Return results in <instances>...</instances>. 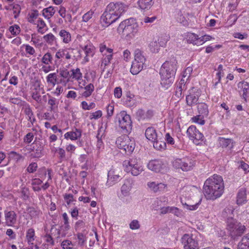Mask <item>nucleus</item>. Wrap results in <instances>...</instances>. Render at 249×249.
<instances>
[{"mask_svg": "<svg viewBox=\"0 0 249 249\" xmlns=\"http://www.w3.org/2000/svg\"><path fill=\"white\" fill-rule=\"evenodd\" d=\"M224 185L221 176L213 175L205 181L203 193L207 199L214 200L222 196Z\"/></svg>", "mask_w": 249, "mask_h": 249, "instance_id": "obj_1", "label": "nucleus"}, {"mask_svg": "<svg viewBox=\"0 0 249 249\" xmlns=\"http://www.w3.org/2000/svg\"><path fill=\"white\" fill-rule=\"evenodd\" d=\"M128 9V6L123 3L110 2L101 17V23L107 27L115 22Z\"/></svg>", "mask_w": 249, "mask_h": 249, "instance_id": "obj_2", "label": "nucleus"}, {"mask_svg": "<svg viewBox=\"0 0 249 249\" xmlns=\"http://www.w3.org/2000/svg\"><path fill=\"white\" fill-rule=\"evenodd\" d=\"M177 61L174 58L166 61L161 66L160 74L161 86L168 89L173 83L177 70Z\"/></svg>", "mask_w": 249, "mask_h": 249, "instance_id": "obj_3", "label": "nucleus"}, {"mask_svg": "<svg viewBox=\"0 0 249 249\" xmlns=\"http://www.w3.org/2000/svg\"><path fill=\"white\" fill-rule=\"evenodd\" d=\"M227 229L230 236L232 239H235L241 236L246 231V227L237 222L233 218H228L227 221Z\"/></svg>", "mask_w": 249, "mask_h": 249, "instance_id": "obj_4", "label": "nucleus"}, {"mask_svg": "<svg viewBox=\"0 0 249 249\" xmlns=\"http://www.w3.org/2000/svg\"><path fill=\"white\" fill-rule=\"evenodd\" d=\"M115 123L118 125L124 133H129L132 129V121L130 116L124 111L116 115Z\"/></svg>", "mask_w": 249, "mask_h": 249, "instance_id": "obj_5", "label": "nucleus"}, {"mask_svg": "<svg viewBox=\"0 0 249 249\" xmlns=\"http://www.w3.org/2000/svg\"><path fill=\"white\" fill-rule=\"evenodd\" d=\"M123 165L124 171L130 173L133 176H138L143 171L140 160L137 158H133L124 161Z\"/></svg>", "mask_w": 249, "mask_h": 249, "instance_id": "obj_6", "label": "nucleus"}, {"mask_svg": "<svg viewBox=\"0 0 249 249\" xmlns=\"http://www.w3.org/2000/svg\"><path fill=\"white\" fill-rule=\"evenodd\" d=\"M116 144L118 148L123 150L125 154H130L135 146L134 140L130 139L127 136H122L118 138Z\"/></svg>", "mask_w": 249, "mask_h": 249, "instance_id": "obj_7", "label": "nucleus"}, {"mask_svg": "<svg viewBox=\"0 0 249 249\" xmlns=\"http://www.w3.org/2000/svg\"><path fill=\"white\" fill-rule=\"evenodd\" d=\"M196 164L192 159H177L173 161V166L176 169H181L183 171L192 170Z\"/></svg>", "mask_w": 249, "mask_h": 249, "instance_id": "obj_8", "label": "nucleus"}, {"mask_svg": "<svg viewBox=\"0 0 249 249\" xmlns=\"http://www.w3.org/2000/svg\"><path fill=\"white\" fill-rule=\"evenodd\" d=\"M183 249H199L197 240L192 234L185 233L180 239Z\"/></svg>", "mask_w": 249, "mask_h": 249, "instance_id": "obj_9", "label": "nucleus"}, {"mask_svg": "<svg viewBox=\"0 0 249 249\" xmlns=\"http://www.w3.org/2000/svg\"><path fill=\"white\" fill-rule=\"evenodd\" d=\"M133 19H126L122 22L119 25V28L123 30L124 34L128 35L135 36L138 31V25L136 22L130 23Z\"/></svg>", "mask_w": 249, "mask_h": 249, "instance_id": "obj_10", "label": "nucleus"}, {"mask_svg": "<svg viewBox=\"0 0 249 249\" xmlns=\"http://www.w3.org/2000/svg\"><path fill=\"white\" fill-rule=\"evenodd\" d=\"M187 134L189 139L193 141L194 142L198 145L199 144V141H203V135L198 131L194 125H191L188 127L187 130Z\"/></svg>", "mask_w": 249, "mask_h": 249, "instance_id": "obj_11", "label": "nucleus"}, {"mask_svg": "<svg viewBox=\"0 0 249 249\" xmlns=\"http://www.w3.org/2000/svg\"><path fill=\"white\" fill-rule=\"evenodd\" d=\"M189 94L186 97L187 105L190 107L194 104H196L198 98L200 96L199 89L196 87H192L188 90Z\"/></svg>", "mask_w": 249, "mask_h": 249, "instance_id": "obj_12", "label": "nucleus"}, {"mask_svg": "<svg viewBox=\"0 0 249 249\" xmlns=\"http://www.w3.org/2000/svg\"><path fill=\"white\" fill-rule=\"evenodd\" d=\"M81 50L78 52L80 57H83L84 63L89 61V58L92 57L95 53V48L91 45H87L83 47L81 46Z\"/></svg>", "mask_w": 249, "mask_h": 249, "instance_id": "obj_13", "label": "nucleus"}, {"mask_svg": "<svg viewBox=\"0 0 249 249\" xmlns=\"http://www.w3.org/2000/svg\"><path fill=\"white\" fill-rule=\"evenodd\" d=\"M121 179L119 172L114 169L110 170L107 174V180L106 182L107 186H112L119 182Z\"/></svg>", "mask_w": 249, "mask_h": 249, "instance_id": "obj_14", "label": "nucleus"}, {"mask_svg": "<svg viewBox=\"0 0 249 249\" xmlns=\"http://www.w3.org/2000/svg\"><path fill=\"white\" fill-rule=\"evenodd\" d=\"M147 185L149 190L155 193L165 192L167 190V185L162 183L149 181L147 182Z\"/></svg>", "mask_w": 249, "mask_h": 249, "instance_id": "obj_15", "label": "nucleus"}, {"mask_svg": "<svg viewBox=\"0 0 249 249\" xmlns=\"http://www.w3.org/2000/svg\"><path fill=\"white\" fill-rule=\"evenodd\" d=\"M5 224L9 227L13 226L17 223V215L13 211H4Z\"/></svg>", "mask_w": 249, "mask_h": 249, "instance_id": "obj_16", "label": "nucleus"}, {"mask_svg": "<svg viewBox=\"0 0 249 249\" xmlns=\"http://www.w3.org/2000/svg\"><path fill=\"white\" fill-rule=\"evenodd\" d=\"M145 135L148 140L153 142L157 139L161 138L162 133H157L154 127H149L146 129Z\"/></svg>", "mask_w": 249, "mask_h": 249, "instance_id": "obj_17", "label": "nucleus"}, {"mask_svg": "<svg viewBox=\"0 0 249 249\" xmlns=\"http://www.w3.org/2000/svg\"><path fill=\"white\" fill-rule=\"evenodd\" d=\"M154 115V112L153 110L149 109L145 112L142 109H139L136 112V116L139 120H148L151 119Z\"/></svg>", "mask_w": 249, "mask_h": 249, "instance_id": "obj_18", "label": "nucleus"}, {"mask_svg": "<svg viewBox=\"0 0 249 249\" xmlns=\"http://www.w3.org/2000/svg\"><path fill=\"white\" fill-rule=\"evenodd\" d=\"M133 181L132 179L127 178L124 180V183L121 187V193L124 196L130 195V192L132 188Z\"/></svg>", "mask_w": 249, "mask_h": 249, "instance_id": "obj_19", "label": "nucleus"}, {"mask_svg": "<svg viewBox=\"0 0 249 249\" xmlns=\"http://www.w3.org/2000/svg\"><path fill=\"white\" fill-rule=\"evenodd\" d=\"M163 164L162 161L160 160H152L147 164L149 169L155 172H160L162 168Z\"/></svg>", "mask_w": 249, "mask_h": 249, "instance_id": "obj_20", "label": "nucleus"}, {"mask_svg": "<svg viewBox=\"0 0 249 249\" xmlns=\"http://www.w3.org/2000/svg\"><path fill=\"white\" fill-rule=\"evenodd\" d=\"M44 149L43 146L41 145L40 142L34 143L32 148V155L35 158H40L43 156L42 151Z\"/></svg>", "mask_w": 249, "mask_h": 249, "instance_id": "obj_21", "label": "nucleus"}, {"mask_svg": "<svg viewBox=\"0 0 249 249\" xmlns=\"http://www.w3.org/2000/svg\"><path fill=\"white\" fill-rule=\"evenodd\" d=\"M238 88L240 92H243L242 97L247 101V98L249 94V83L246 81L240 82L238 84Z\"/></svg>", "mask_w": 249, "mask_h": 249, "instance_id": "obj_22", "label": "nucleus"}, {"mask_svg": "<svg viewBox=\"0 0 249 249\" xmlns=\"http://www.w3.org/2000/svg\"><path fill=\"white\" fill-rule=\"evenodd\" d=\"M134 61L145 65L146 58L144 55L143 52L139 49H137L134 51Z\"/></svg>", "mask_w": 249, "mask_h": 249, "instance_id": "obj_23", "label": "nucleus"}, {"mask_svg": "<svg viewBox=\"0 0 249 249\" xmlns=\"http://www.w3.org/2000/svg\"><path fill=\"white\" fill-rule=\"evenodd\" d=\"M218 142L223 148H229L231 149L233 147V141L231 139H226L223 137L218 138Z\"/></svg>", "mask_w": 249, "mask_h": 249, "instance_id": "obj_24", "label": "nucleus"}, {"mask_svg": "<svg viewBox=\"0 0 249 249\" xmlns=\"http://www.w3.org/2000/svg\"><path fill=\"white\" fill-rule=\"evenodd\" d=\"M144 66V65L133 60L132 62L130 71L132 74L136 75L142 70Z\"/></svg>", "mask_w": 249, "mask_h": 249, "instance_id": "obj_25", "label": "nucleus"}, {"mask_svg": "<svg viewBox=\"0 0 249 249\" xmlns=\"http://www.w3.org/2000/svg\"><path fill=\"white\" fill-rule=\"evenodd\" d=\"M48 104L51 111L55 112L58 110V106L59 104V100L54 97L49 95Z\"/></svg>", "mask_w": 249, "mask_h": 249, "instance_id": "obj_26", "label": "nucleus"}, {"mask_svg": "<svg viewBox=\"0 0 249 249\" xmlns=\"http://www.w3.org/2000/svg\"><path fill=\"white\" fill-rule=\"evenodd\" d=\"M187 89L186 86L185 85V80L184 79H181L179 83L178 84L176 91H175V95L178 97H181L182 96V92L183 90H186Z\"/></svg>", "mask_w": 249, "mask_h": 249, "instance_id": "obj_27", "label": "nucleus"}, {"mask_svg": "<svg viewBox=\"0 0 249 249\" xmlns=\"http://www.w3.org/2000/svg\"><path fill=\"white\" fill-rule=\"evenodd\" d=\"M81 136V131L77 129H75L74 131L68 132L65 134V138L68 139H70L71 140H77Z\"/></svg>", "mask_w": 249, "mask_h": 249, "instance_id": "obj_28", "label": "nucleus"}, {"mask_svg": "<svg viewBox=\"0 0 249 249\" xmlns=\"http://www.w3.org/2000/svg\"><path fill=\"white\" fill-rule=\"evenodd\" d=\"M238 249H249V233L242 237L238 243Z\"/></svg>", "mask_w": 249, "mask_h": 249, "instance_id": "obj_29", "label": "nucleus"}, {"mask_svg": "<svg viewBox=\"0 0 249 249\" xmlns=\"http://www.w3.org/2000/svg\"><path fill=\"white\" fill-rule=\"evenodd\" d=\"M247 201V196L246 191L243 189H240L237 196V204L238 205H242Z\"/></svg>", "mask_w": 249, "mask_h": 249, "instance_id": "obj_30", "label": "nucleus"}, {"mask_svg": "<svg viewBox=\"0 0 249 249\" xmlns=\"http://www.w3.org/2000/svg\"><path fill=\"white\" fill-rule=\"evenodd\" d=\"M199 113L203 117H207L209 114L208 106L203 103H199L197 106Z\"/></svg>", "mask_w": 249, "mask_h": 249, "instance_id": "obj_31", "label": "nucleus"}, {"mask_svg": "<svg viewBox=\"0 0 249 249\" xmlns=\"http://www.w3.org/2000/svg\"><path fill=\"white\" fill-rule=\"evenodd\" d=\"M59 35L65 43H69L71 40V34L65 30H61L59 33Z\"/></svg>", "mask_w": 249, "mask_h": 249, "instance_id": "obj_32", "label": "nucleus"}, {"mask_svg": "<svg viewBox=\"0 0 249 249\" xmlns=\"http://www.w3.org/2000/svg\"><path fill=\"white\" fill-rule=\"evenodd\" d=\"M163 140V137L162 135L160 139H157L153 142L154 147L158 150L165 149L166 147V144Z\"/></svg>", "mask_w": 249, "mask_h": 249, "instance_id": "obj_33", "label": "nucleus"}, {"mask_svg": "<svg viewBox=\"0 0 249 249\" xmlns=\"http://www.w3.org/2000/svg\"><path fill=\"white\" fill-rule=\"evenodd\" d=\"M83 89H84L85 91L82 93V96L85 98H88L89 97L94 91V86L93 84L90 83L85 86Z\"/></svg>", "mask_w": 249, "mask_h": 249, "instance_id": "obj_34", "label": "nucleus"}, {"mask_svg": "<svg viewBox=\"0 0 249 249\" xmlns=\"http://www.w3.org/2000/svg\"><path fill=\"white\" fill-rule=\"evenodd\" d=\"M66 51L63 49H59L55 53L54 62L56 65H59L61 62V58L65 56Z\"/></svg>", "mask_w": 249, "mask_h": 249, "instance_id": "obj_35", "label": "nucleus"}, {"mask_svg": "<svg viewBox=\"0 0 249 249\" xmlns=\"http://www.w3.org/2000/svg\"><path fill=\"white\" fill-rule=\"evenodd\" d=\"M43 38L46 43L51 46L55 44L57 42L56 37L52 33L44 36Z\"/></svg>", "mask_w": 249, "mask_h": 249, "instance_id": "obj_36", "label": "nucleus"}, {"mask_svg": "<svg viewBox=\"0 0 249 249\" xmlns=\"http://www.w3.org/2000/svg\"><path fill=\"white\" fill-rule=\"evenodd\" d=\"M55 12V10L53 6H49V7L43 9L42 10V15L46 18L50 19L53 16Z\"/></svg>", "mask_w": 249, "mask_h": 249, "instance_id": "obj_37", "label": "nucleus"}, {"mask_svg": "<svg viewBox=\"0 0 249 249\" xmlns=\"http://www.w3.org/2000/svg\"><path fill=\"white\" fill-rule=\"evenodd\" d=\"M36 24L38 28L37 31L38 33L43 34L46 31L45 27H46V24L44 21L41 18H38L36 22L34 23Z\"/></svg>", "mask_w": 249, "mask_h": 249, "instance_id": "obj_38", "label": "nucleus"}, {"mask_svg": "<svg viewBox=\"0 0 249 249\" xmlns=\"http://www.w3.org/2000/svg\"><path fill=\"white\" fill-rule=\"evenodd\" d=\"M46 81L48 84H51L53 87H54L57 81V74L55 72L49 74L46 77Z\"/></svg>", "mask_w": 249, "mask_h": 249, "instance_id": "obj_39", "label": "nucleus"}, {"mask_svg": "<svg viewBox=\"0 0 249 249\" xmlns=\"http://www.w3.org/2000/svg\"><path fill=\"white\" fill-rule=\"evenodd\" d=\"M39 15L37 10H32L28 15V21L31 23H35V19H37Z\"/></svg>", "mask_w": 249, "mask_h": 249, "instance_id": "obj_40", "label": "nucleus"}, {"mask_svg": "<svg viewBox=\"0 0 249 249\" xmlns=\"http://www.w3.org/2000/svg\"><path fill=\"white\" fill-rule=\"evenodd\" d=\"M71 71V77L72 79L79 81L82 78V73L80 71V70L79 68L76 69H72Z\"/></svg>", "mask_w": 249, "mask_h": 249, "instance_id": "obj_41", "label": "nucleus"}, {"mask_svg": "<svg viewBox=\"0 0 249 249\" xmlns=\"http://www.w3.org/2000/svg\"><path fill=\"white\" fill-rule=\"evenodd\" d=\"M187 40L188 42L194 45L199 44V37H198L197 35L194 33L188 34Z\"/></svg>", "mask_w": 249, "mask_h": 249, "instance_id": "obj_42", "label": "nucleus"}, {"mask_svg": "<svg viewBox=\"0 0 249 249\" xmlns=\"http://www.w3.org/2000/svg\"><path fill=\"white\" fill-rule=\"evenodd\" d=\"M138 5L141 9L145 10L150 7L152 0H139Z\"/></svg>", "mask_w": 249, "mask_h": 249, "instance_id": "obj_43", "label": "nucleus"}, {"mask_svg": "<svg viewBox=\"0 0 249 249\" xmlns=\"http://www.w3.org/2000/svg\"><path fill=\"white\" fill-rule=\"evenodd\" d=\"M41 89L39 88H36L35 89L34 91H33L32 93V98L36 101L38 103H41L42 102L41 94L40 93Z\"/></svg>", "mask_w": 249, "mask_h": 249, "instance_id": "obj_44", "label": "nucleus"}, {"mask_svg": "<svg viewBox=\"0 0 249 249\" xmlns=\"http://www.w3.org/2000/svg\"><path fill=\"white\" fill-rule=\"evenodd\" d=\"M53 58L50 53L47 52L42 57L41 62L46 65L53 64Z\"/></svg>", "mask_w": 249, "mask_h": 249, "instance_id": "obj_45", "label": "nucleus"}, {"mask_svg": "<svg viewBox=\"0 0 249 249\" xmlns=\"http://www.w3.org/2000/svg\"><path fill=\"white\" fill-rule=\"evenodd\" d=\"M35 231L33 229L30 228L27 231L26 238L28 243L33 244V242L35 240Z\"/></svg>", "mask_w": 249, "mask_h": 249, "instance_id": "obj_46", "label": "nucleus"}, {"mask_svg": "<svg viewBox=\"0 0 249 249\" xmlns=\"http://www.w3.org/2000/svg\"><path fill=\"white\" fill-rule=\"evenodd\" d=\"M169 38L170 36L168 35L163 34L160 36L157 40L161 47H164Z\"/></svg>", "mask_w": 249, "mask_h": 249, "instance_id": "obj_47", "label": "nucleus"}, {"mask_svg": "<svg viewBox=\"0 0 249 249\" xmlns=\"http://www.w3.org/2000/svg\"><path fill=\"white\" fill-rule=\"evenodd\" d=\"M160 47L159 43H158V40H156L151 41L149 44L150 50L154 53H158Z\"/></svg>", "mask_w": 249, "mask_h": 249, "instance_id": "obj_48", "label": "nucleus"}, {"mask_svg": "<svg viewBox=\"0 0 249 249\" xmlns=\"http://www.w3.org/2000/svg\"><path fill=\"white\" fill-rule=\"evenodd\" d=\"M99 50L104 55H107V53H112L113 52V49L107 48L104 43L100 44Z\"/></svg>", "mask_w": 249, "mask_h": 249, "instance_id": "obj_49", "label": "nucleus"}, {"mask_svg": "<svg viewBox=\"0 0 249 249\" xmlns=\"http://www.w3.org/2000/svg\"><path fill=\"white\" fill-rule=\"evenodd\" d=\"M24 112L28 116V120H31V117H33L34 114L29 104H26L23 107Z\"/></svg>", "mask_w": 249, "mask_h": 249, "instance_id": "obj_50", "label": "nucleus"}, {"mask_svg": "<svg viewBox=\"0 0 249 249\" xmlns=\"http://www.w3.org/2000/svg\"><path fill=\"white\" fill-rule=\"evenodd\" d=\"M55 152L58 154V158L61 161L67 160L66 156V152L64 149L60 147L57 148L55 150Z\"/></svg>", "mask_w": 249, "mask_h": 249, "instance_id": "obj_51", "label": "nucleus"}, {"mask_svg": "<svg viewBox=\"0 0 249 249\" xmlns=\"http://www.w3.org/2000/svg\"><path fill=\"white\" fill-rule=\"evenodd\" d=\"M64 199L68 206H69L73 201H75L73 196L70 194H65L64 195Z\"/></svg>", "mask_w": 249, "mask_h": 249, "instance_id": "obj_52", "label": "nucleus"}, {"mask_svg": "<svg viewBox=\"0 0 249 249\" xmlns=\"http://www.w3.org/2000/svg\"><path fill=\"white\" fill-rule=\"evenodd\" d=\"M9 31L14 36L18 35L20 32L19 26L17 24H14L9 28Z\"/></svg>", "mask_w": 249, "mask_h": 249, "instance_id": "obj_53", "label": "nucleus"}, {"mask_svg": "<svg viewBox=\"0 0 249 249\" xmlns=\"http://www.w3.org/2000/svg\"><path fill=\"white\" fill-rule=\"evenodd\" d=\"M62 217L64 220V230L68 231L70 229V225L69 222V217L66 213L62 214Z\"/></svg>", "mask_w": 249, "mask_h": 249, "instance_id": "obj_54", "label": "nucleus"}, {"mask_svg": "<svg viewBox=\"0 0 249 249\" xmlns=\"http://www.w3.org/2000/svg\"><path fill=\"white\" fill-rule=\"evenodd\" d=\"M170 213H172L175 215L179 217L183 216L182 211L176 207H171V211Z\"/></svg>", "mask_w": 249, "mask_h": 249, "instance_id": "obj_55", "label": "nucleus"}, {"mask_svg": "<svg viewBox=\"0 0 249 249\" xmlns=\"http://www.w3.org/2000/svg\"><path fill=\"white\" fill-rule=\"evenodd\" d=\"M106 111L107 113V117L108 119L114 113V105L113 104H109L106 107Z\"/></svg>", "mask_w": 249, "mask_h": 249, "instance_id": "obj_56", "label": "nucleus"}, {"mask_svg": "<svg viewBox=\"0 0 249 249\" xmlns=\"http://www.w3.org/2000/svg\"><path fill=\"white\" fill-rule=\"evenodd\" d=\"M105 57L102 60V66L104 65L106 66L108 65L110 63V61L112 58V53L108 54L107 53Z\"/></svg>", "mask_w": 249, "mask_h": 249, "instance_id": "obj_57", "label": "nucleus"}, {"mask_svg": "<svg viewBox=\"0 0 249 249\" xmlns=\"http://www.w3.org/2000/svg\"><path fill=\"white\" fill-rule=\"evenodd\" d=\"M63 249H71L73 246L72 242L69 240H65L61 243V245Z\"/></svg>", "mask_w": 249, "mask_h": 249, "instance_id": "obj_58", "label": "nucleus"}, {"mask_svg": "<svg viewBox=\"0 0 249 249\" xmlns=\"http://www.w3.org/2000/svg\"><path fill=\"white\" fill-rule=\"evenodd\" d=\"M129 227L132 230H138L140 228V224L137 220H132L129 224Z\"/></svg>", "mask_w": 249, "mask_h": 249, "instance_id": "obj_59", "label": "nucleus"}, {"mask_svg": "<svg viewBox=\"0 0 249 249\" xmlns=\"http://www.w3.org/2000/svg\"><path fill=\"white\" fill-rule=\"evenodd\" d=\"M193 71V68L192 67H188L186 68V69L184 70L183 73V77L185 78L186 77V80H187L190 76L192 72Z\"/></svg>", "mask_w": 249, "mask_h": 249, "instance_id": "obj_60", "label": "nucleus"}, {"mask_svg": "<svg viewBox=\"0 0 249 249\" xmlns=\"http://www.w3.org/2000/svg\"><path fill=\"white\" fill-rule=\"evenodd\" d=\"M37 168V163L36 162H32L29 165L26 170L30 173H33L36 170Z\"/></svg>", "mask_w": 249, "mask_h": 249, "instance_id": "obj_61", "label": "nucleus"}, {"mask_svg": "<svg viewBox=\"0 0 249 249\" xmlns=\"http://www.w3.org/2000/svg\"><path fill=\"white\" fill-rule=\"evenodd\" d=\"M201 115H197L192 118V120L194 122L198 123L199 124L203 125L205 124V121L203 119V117Z\"/></svg>", "mask_w": 249, "mask_h": 249, "instance_id": "obj_62", "label": "nucleus"}, {"mask_svg": "<svg viewBox=\"0 0 249 249\" xmlns=\"http://www.w3.org/2000/svg\"><path fill=\"white\" fill-rule=\"evenodd\" d=\"M25 47V52L27 53L30 55H34L35 53V50L34 48L28 44L23 45Z\"/></svg>", "mask_w": 249, "mask_h": 249, "instance_id": "obj_63", "label": "nucleus"}, {"mask_svg": "<svg viewBox=\"0 0 249 249\" xmlns=\"http://www.w3.org/2000/svg\"><path fill=\"white\" fill-rule=\"evenodd\" d=\"M93 14V11L91 10L88 11L83 16V21L84 22H88L92 18Z\"/></svg>", "mask_w": 249, "mask_h": 249, "instance_id": "obj_64", "label": "nucleus"}]
</instances>
